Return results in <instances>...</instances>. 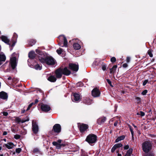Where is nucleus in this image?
<instances>
[{"mask_svg": "<svg viewBox=\"0 0 156 156\" xmlns=\"http://www.w3.org/2000/svg\"><path fill=\"white\" fill-rule=\"evenodd\" d=\"M129 148V146L128 145H126L124 147V150H127Z\"/></svg>", "mask_w": 156, "mask_h": 156, "instance_id": "864d4df0", "label": "nucleus"}, {"mask_svg": "<svg viewBox=\"0 0 156 156\" xmlns=\"http://www.w3.org/2000/svg\"><path fill=\"white\" fill-rule=\"evenodd\" d=\"M37 55L34 51H30L28 54V57L29 58L31 59H34L36 58Z\"/></svg>", "mask_w": 156, "mask_h": 156, "instance_id": "a211bd4d", "label": "nucleus"}, {"mask_svg": "<svg viewBox=\"0 0 156 156\" xmlns=\"http://www.w3.org/2000/svg\"><path fill=\"white\" fill-rule=\"evenodd\" d=\"M56 148L57 149H59L61 148V144H58V145L56 147Z\"/></svg>", "mask_w": 156, "mask_h": 156, "instance_id": "3c124183", "label": "nucleus"}, {"mask_svg": "<svg viewBox=\"0 0 156 156\" xmlns=\"http://www.w3.org/2000/svg\"><path fill=\"white\" fill-rule=\"evenodd\" d=\"M27 133V131L25 129H24L23 131H21L20 132V134L22 135H25Z\"/></svg>", "mask_w": 156, "mask_h": 156, "instance_id": "09e8293b", "label": "nucleus"}, {"mask_svg": "<svg viewBox=\"0 0 156 156\" xmlns=\"http://www.w3.org/2000/svg\"><path fill=\"white\" fill-rule=\"evenodd\" d=\"M22 151V149L20 148H18L16 149V152L17 153L19 154Z\"/></svg>", "mask_w": 156, "mask_h": 156, "instance_id": "ea45409f", "label": "nucleus"}, {"mask_svg": "<svg viewBox=\"0 0 156 156\" xmlns=\"http://www.w3.org/2000/svg\"><path fill=\"white\" fill-rule=\"evenodd\" d=\"M8 98V95L7 93L3 91L0 92V98L6 101Z\"/></svg>", "mask_w": 156, "mask_h": 156, "instance_id": "dca6fc26", "label": "nucleus"}, {"mask_svg": "<svg viewBox=\"0 0 156 156\" xmlns=\"http://www.w3.org/2000/svg\"><path fill=\"white\" fill-rule=\"evenodd\" d=\"M69 68L73 71L76 72L79 69V65L75 63H69Z\"/></svg>", "mask_w": 156, "mask_h": 156, "instance_id": "0eeeda50", "label": "nucleus"}, {"mask_svg": "<svg viewBox=\"0 0 156 156\" xmlns=\"http://www.w3.org/2000/svg\"><path fill=\"white\" fill-rule=\"evenodd\" d=\"M12 79V77L11 76H9L8 78V80H11Z\"/></svg>", "mask_w": 156, "mask_h": 156, "instance_id": "774afa93", "label": "nucleus"}, {"mask_svg": "<svg viewBox=\"0 0 156 156\" xmlns=\"http://www.w3.org/2000/svg\"><path fill=\"white\" fill-rule=\"evenodd\" d=\"M136 115H140L141 116L143 117L145 115V113L144 112L141 111L140 112H137Z\"/></svg>", "mask_w": 156, "mask_h": 156, "instance_id": "473e14b6", "label": "nucleus"}, {"mask_svg": "<svg viewBox=\"0 0 156 156\" xmlns=\"http://www.w3.org/2000/svg\"><path fill=\"white\" fill-rule=\"evenodd\" d=\"M58 143L55 141H54L52 142V144L54 146H55L56 147L58 145Z\"/></svg>", "mask_w": 156, "mask_h": 156, "instance_id": "6e6d98bb", "label": "nucleus"}, {"mask_svg": "<svg viewBox=\"0 0 156 156\" xmlns=\"http://www.w3.org/2000/svg\"><path fill=\"white\" fill-rule=\"evenodd\" d=\"M132 125L133 126V127L136 129H137V126H135L134 124H132Z\"/></svg>", "mask_w": 156, "mask_h": 156, "instance_id": "338daca9", "label": "nucleus"}, {"mask_svg": "<svg viewBox=\"0 0 156 156\" xmlns=\"http://www.w3.org/2000/svg\"><path fill=\"white\" fill-rule=\"evenodd\" d=\"M36 52L37 54L40 55L38 57V59L39 61L40 58H44L46 56V54L45 52L43 51L40 50L36 49Z\"/></svg>", "mask_w": 156, "mask_h": 156, "instance_id": "f8f14e48", "label": "nucleus"}, {"mask_svg": "<svg viewBox=\"0 0 156 156\" xmlns=\"http://www.w3.org/2000/svg\"><path fill=\"white\" fill-rule=\"evenodd\" d=\"M61 126L58 124H55L51 130H50L48 133L49 136L51 138L55 139L57 138L56 136L61 132Z\"/></svg>", "mask_w": 156, "mask_h": 156, "instance_id": "f03ea898", "label": "nucleus"}, {"mask_svg": "<svg viewBox=\"0 0 156 156\" xmlns=\"http://www.w3.org/2000/svg\"><path fill=\"white\" fill-rule=\"evenodd\" d=\"M133 150L132 148H130L126 152V154L129 155V156H131V154L133 153Z\"/></svg>", "mask_w": 156, "mask_h": 156, "instance_id": "c85d7f7f", "label": "nucleus"}, {"mask_svg": "<svg viewBox=\"0 0 156 156\" xmlns=\"http://www.w3.org/2000/svg\"><path fill=\"white\" fill-rule=\"evenodd\" d=\"M153 51V50L151 49H149V50L148 51L147 53L150 57H152L153 56V55L152 53V52Z\"/></svg>", "mask_w": 156, "mask_h": 156, "instance_id": "cd10ccee", "label": "nucleus"}, {"mask_svg": "<svg viewBox=\"0 0 156 156\" xmlns=\"http://www.w3.org/2000/svg\"><path fill=\"white\" fill-rule=\"evenodd\" d=\"M58 38L62 40H63V46L65 47H67L68 42L66 37L64 36H61Z\"/></svg>", "mask_w": 156, "mask_h": 156, "instance_id": "f3484780", "label": "nucleus"}, {"mask_svg": "<svg viewBox=\"0 0 156 156\" xmlns=\"http://www.w3.org/2000/svg\"><path fill=\"white\" fill-rule=\"evenodd\" d=\"M92 95L94 97H98L100 96L101 92L97 87L94 88L91 91Z\"/></svg>", "mask_w": 156, "mask_h": 156, "instance_id": "1a4fd4ad", "label": "nucleus"}, {"mask_svg": "<svg viewBox=\"0 0 156 156\" xmlns=\"http://www.w3.org/2000/svg\"><path fill=\"white\" fill-rule=\"evenodd\" d=\"M116 149V148L113 146L111 149V152L112 153H113Z\"/></svg>", "mask_w": 156, "mask_h": 156, "instance_id": "5fc2aeb1", "label": "nucleus"}, {"mask_svg": "<svg viewBox=\"0 0 156 156\" xmlns=\"http://www.w3.org/2000/svg\"><path fill=\"white\" fill-rule=\"evenodd\" d=\"M17 37L18 35L16 33H14L11 41V42H12V43L11 45L12 47H13L15 46V44L16 42Z\"/></svg>", "mask_w": 156, "mask_h": 156, "instance_id": "4468645a", "label": "nucleus"}, {"mask_svg": "<svg viewBox=\"0 0 156 156\" xmlns=\"http://www.w3.org/2000/svg\"><path fill=\"white\" fill-rule=\"evenodd\" d=\"M16 122L19 123L21 122V119L18 117H16L15 119Z\"/></svg>", "mask_w": 156, "mask_h": 156, "instance_id": "e433bc0d", "label": "nucleus"}, {"mask_svg": "<svg viewBox=\"0 0 156 156\" xmlns=\"http://www.w3.org/2000/svg\"><path fill=\"white\" fill-rule=\"evenodd\" d=\"M117 67V65H114L113 67L111 68H110V73H114L116 71V69Z\"/></svg>", "mask_w": 156, "mask_h": 156, "instance_id": "5701e85b", "label": "nucleus"}, {"mask_svg": "<svg viewBox=\"0 0 156 156\" xmlns=\"http://www.w3.org/2000/svg\"><path fill=\"white\" fill-rule=\"evenodd\" d=\"M41 108L43 112H47L51 109L50 106L48 105L42 103L41 105Z\"/></svg>", "mask_w": 156, "mask_h": 156, "instance_id": "6e6552de", "label": "nucleus"}, {"mask_svg": "<svg viewBox=\"0 0 156 156\" xmlns=\"http://www.w3.org/2000/svg\"><path fill=\"white\" fill-rule=\"evenodd\" d=\"M26 117L27 118V119H23L22 120H21V122L22 123H23L25 122H26L27 121H29V117L27 116H26Z\"/></svg>", "mask_w": 156, "mask_h": 156, "instance_id": "c9c22d12", "label": "nucleus"}, {"mask_svg": "<svg viewBox=\"0 0 156 156\" xmlns=\"http://www.w3.org/2000/svg\"><path fill=\"white\" fill-rule=\"evenodd\" d=\"M72 99L73 102H78L80 99V95L79 94L74 93L73 94Z\"/></svg>", "mask_w": 156, "mask_h": 156, "instance_id": "ddd939ff", "label": "nucleus"}, {"mask_svg": "<svg viewBox=\"0 0 156 156\" xmlns=\"http://www.w3.org/2000/svg\"><path fill=\"white\" fill-rule=\"evenodd\" d=\"M33 152L34 153L39 152V150L37 148H35L34 149Z\"/></svg>", "mask_w": 156, "mask_h": 156, "instance_id": "a18cd8bd", "label": "nucleus"}, {"mask_svg": "<svg viewBox=\"0 0 156 156\" xmlns=\"http://www.w3.org/2000/svg\"><path fill=\"white\" fill-rule=\"evenodd\" d=\"M97 136L93 134H90L88 135L85 139V141L90 144L95 143L97 140Z\"/></svg>", "mask_w": 156, "mask_h": 156, "instance_id": "39448f33", "label": "nucleus"}, {"mask_svg": "<svg viewBox=\"0 0 156 156\" xmlns=\"http://www.w3.org/2000/svg\"><path fill=\"white\" fill-rule=\"evenodd\" d=\"M34 68L36 69L40 70L42 69V66L38 64H37L34 66Z\"/></svg>", "mask_w": 156, "mask_h": 156, "instance_id": "7c9ffc66", "label": "nucleus"}, {"mask_svg": "<svg viewBox=\"0 0 156 156\" xmlns=\"http://www.w3.org/2000/svg\"><path fill=\"white\" fill-rule=\"evenodd\" d=\"M125 136L124 135L119 136L115 140V143H117L121 140H123L125 139Z\"/></svg>", "mask_w": 156, "mask_h": 156, "instance_id": "a878e982", "label": "nucleus"}, {"mask_svg": "<svg viewBox=\"0 0 156 156\" xmlns=\"http://www.w3.org/2000/svg\"><path fill=\"white\" fill-rule=\"evenodd\" d=\"M110 61L111 62H112V63H113L116 62V58L115 57H113L111 58Z\"/></svg>", "mask_w": 156, "mask_h": 156, "instance_id": "79ce46f5", "label": "nucleus"}, {"mask_svg": "<svg viewBox=\"0 0 156 156\" xmlns=\"http://www.w3.org/2000/svg\"><path fill=\"white\" fill-rule=\"evenodd\" d=\"M131 132V133L132 136V139L133 140H134V132L133 131V129L132 127L130 128H129Z\"/></svg>", "mask_w": 156, "mask_h": 156, "instance_id": "f704fd0d", "label": "nucleus"}, {"mask_svg": "<svg viewBox=\"0 0 156 156\" xmlns=\"http://www.w3.org/2000/svg\"><path fill=\"white\" fill-rule=\"evenodd\" d=\"M147 90H144L141 93V94L143 95H146L147 93Z\"/></svg>", "mask_w": 156, "mask_h": 156, "instance_id": "37998d69", "label": "nucleus"}, {"mask_svg": "<svg viewBox=\"0 0 156 156\" xmlns=\"http://www.w3.org/2000/svg\"><path fill=\"white\" fill-rule=\"evenodd\" d=\"M73 47L74 49L76 50H78L80 49L81 46L77 43H74L73 44Z\"/></svg>", "mask_w": 156, "mask_h": 156, "instance_id": "b1692460", "label": "nucleus"}, {"mask_svg": "<svg viewBox=\"0 0 156 156\" xmlns=\"http://www.w3.org/2000/svg\"><path fill=\"white\" fill-rule=\"evenodd\" d=\"M21 136L18 134H16L14 135V138L16 140H18L20 138Z\"/></svg>", "mask_w": 156, "mask_h": 156, "instance_id": "58836bf2", "label": "nucleus"}, {"mask_svg": "<svg viewBox=\"0 0 156 156\" xmlns=\"http://www.w3.org/2000/svg\"><path fill=\"white\" fill-rule=\"evenodd\" d=\"M7 132H6V131H4L3 132V134H2V135L3 136H5L7 134Z\"/></svg>", "mask_w": 156, "mask_h": 156, "instance_id": "0e129e2a", "label": "nucleus"}, {"mask_svg": "<svg viewBox=\"0 0 156 156\" xmlns=\"http://www.w3.org/2000/svg\"><path fill=\"white\" fill-rule=\"evenodd\" d=\"M145 156H154V154L153 153L150 152L147 154Z\"/></svg>", "mask_w": 156, "mask_h": 156, "instance_id": "de8ad7c7", "label": "nucleus"}, {"mask_svg": "<svg viewBox=\"0 0 156 156\" xmlns=\"http://www.w3.org/2000/svg\"><path fill=\"white\" fill-rule=\"evenodd\" d=\"M36 42V41L35 39H30L29 41L28 44L30 46H32L33 45H34Z\"/></svg>", "mask_w": 156, "mask_h": 156, "instance_id": "393cba45", "label": "nucleus"}, {"mask_svg": "<svg viewBox=\"0 0 156 156\" xmlns=\"http://www.w3.org/2000/svg\"><path fill=\"white\" fill-rule=\"evenodd\" d=\"M57 78L54 76L51 75L47 79L49 81L51 82H55L56 81Z\"/></svg>", "mask_w": 156, "mask_h": 156, "instance_id": "4be33fe9", "label": "nucleus"}, {"mask_svg": "<svg viewBox=\"0 0 156 156\" xmlns=\"http://www.w3.org/2000/svg\"><path fill=\"white\" fill-rule=\"evenodd\" d=\"M40 61L43 64L46 63L49 65H53L55 64L54 59L51 56H47L44 58H40Z\"/></svg>", "mask_w": 156, "mask_h": 156, "instance_id": "7ed1b4c3", "label": "nucleus"}, {"mask_svg": "<svg viewBox=\"0 0 156 156\" xmlns=\"http://www.w3.org/2000/svg\"><path fill=\"white\" fill-rule=\"evenodd\" d=\"M150 141H146L142 144V149L145 153H148L151 149L152 144Z\"/></svg>", "mask_w": 156, "mask_h": 156, "instance_id": "20e7f679", "label": "nucleus"}, {"mask_svg": "<svg viewBox=\"0 0 156 156\" xmlns=\"http://www.w3.org/2000/svg\"><path fill=\"white\" fill-rule=\"evenodd\" d=\"M58 44L61 47H63L64 46H63V45H62V40L61 41H60L59 42H58Z\"/></svg>", "mask_w": 156, "mask_h": 156, "instance_id": "603ef678", "label": "nucleus"}, {"mask_svg": "<svg viewBox=\"0 0 156 156\" xmlns=\"http://www.w3.org/2000/svg\"><path fill=\"white\" fill-rule=\"evenodd\" d=\"M128 65L126 63H125L123 64L122 65V67L124 68H126L128 66Z\"/></svg>", "mask_w": 156, "mask_h": 156, "instance_id": "13d9d810", "label": "nucleus"}, {"mask_svg": "<svg viewBox=\"0 0 156 156\" xmlns=\"http://www.w3.org/2000/svg\"><path fill=\"white\" fill-rule=\"evenodd\" d=\"M77 125L80 132L83 134L87 131L89 127L87 124L83 123H78Z\"/></svg>", "mask_w": 156, "mask_h": 156, "instance_id": "423d86ee", "label": "nucleus"}, {"mask_svg": "<svg viewBox=\"0 0 156 156\" xmlns=\"http://www.w3.org/2000/svg\"><path fill=\"white\" fill-rule=\"evenodd\" d=\"M6 59V56L5 55L0 54V66L2 64L3 62H5Z\"/></svg>", "mask_w": 156, "mask_h": 156, "instance_id": "412c9836", "label": "nucleus"}, {"mask_svg": "<svg viewBox=\"0 0 156 156\" xmlns=\"http://www.w3.org/2000/svg\"><path fill=\"white\" fill-rule=\"evenodd\" d=\"M55 73L56 77L57 79H60L62 77L63 74L66 76L70 75L71 73V72L67 67L64 68L60 67L55 70Z\"/></svg>", "mask_w": 156, "mask_h": 156, "instance_id": "f257e3e1", "label": "nucleus"}, {"mask_svg": "<svg viewBox=\"0 0 156 156\" xmlns=\"http://www.w3.org/2000/svg\"><path fill=\"white\" fill-rule=\"evenodd\" d=\"M11 131L13 133H16L17 132V131L13 128L11 129Z\"/></svg>", "mask_w": 156, "mask_h": 156, "instance_id": "052dcab7", "label": "nucleus"}, {"mask_svg": "<svg viewBox=\"0 0 156 156\" xmlns=\"http://www.w3.org/2000/svg\"><path fill=\"white\" fill-rule=\"evenodd\" d=\"M122 144L121 143H118L115 144L114 146L117 149V148L122 147Z\"/></svg>", "mask_w": 156, "mask_h": 156, "instance_id": "2f4dec72", "label": "nucleus"}, {"mask_svg": "<svg viewBox=\"0 0 156 156\" xmlns=\"http://www.w3.org/2000/svg\"><path fill=\"white\" fill-rule=\"evenodd\" d=\"M84 102L86 104L89 105L91 104L90 101L88 99H87L84 101Z\"/></svg>", "mask_w": 156, "mask_h": 156, "instance_id": "72a5a7b5", "label": "nucleus"}, {"mask_svg": "<svg viewBox=\"0 0 156 156\" xmlns=\"http://www.w3.org/2000/svg\"><path fill=\"white\" fill-rule=\"evenodd\" d=\"M38 101H38V99H36L35 100V102H34V104H37L38 103Z\"/></svg>", "mask_w": 156, "mask_h": 156, "instance_id": "e2e57ef3", "label": "nucleus"}, {"mask_svg": "<svg viewBox=\"0 0 156 156\" xmlns=\"http://www.w3.org/2000/svg\"><path fill=\"white\" fill-rule=\"evenodd\" d=\"M62 51V49L61 48H59V49H57L56 50V52L57 53L60 55L61 54Z\"/></svg>", "mask_w": 156, "mask_h": 156, "instance_id": "4c0bfd02", "label": "nucleus"}, {"mask_svg": "<svg viewBox=\"0 0 156 156\" xmlns=\"http://www.w3.org/2000/svg\"><path fill=\"white\" fill-rule=\"evenodd\" d=\"M106 118L105 117H103L99 118L97 120V123L99 125H101L104 123L105 121Z\"/></svg>", "mask_w": 156, "mask_h": 156, "instance_id": "6ab92c4d", "label": "nucleus"}, {"mask_svg": "<svg viewBox=\"0 0 156 156\" xmlns=\"http://www.w3.org/2000/svg\"><path fill=\"white\" fill-rule=\"evenodd\" d=\"M67 146V144L65 143H62V144H61V147H64Z\"/></svg>", "mask_w": 156, "mask_h": 156, "instance_id": "8fccbe9b", "label": "nucleus"}, {"mask_svg": "<svg viewBox=\"0 0 156 156\" xmlns=\"http://www.w3.org/2000/svg\"><path fill=\"white\" fill-rule=\"evenodd\" d=\"M135 99L137 104L140 105L141 104V99L140 98L138 97H136Z\"/></svg>", "mask_w": 156, "mask_h": 156, "instance_id": "bb28decb", "label": "nucleus"}, {"mask_svg": "<svg viewBox=\"0 0 156 156\" xmlns=\"http://www.w3.org/2000/svg\"><path fill=\"white\" fill-rule=\"evenodd\" d=\"M148 82V80H145L144 81V82L143 83V86H145L146 84Z\"/></svg>", "mask_w": 156, "mask_h": 156, "instance_id": "49530a36", "label": "nucleus"}, {"mask_svg": "<svg viewBox=\"0 0 156 156\" xmlns=\"http://www.w3.org/2000/svg\"><path fill=\"white\" fill-rule=\"evenodd\" d=\"M0 38L2 41L9 45V46H11L10 43V40L7 37L4 35H2L1 37Z\"/></svg>", "mask_w": 156, "mask_h": 156, "instance_id": "2eb2a0df", "label": "nucleus"}, {"mask_svg": "<svg viewBox=\"0 0 156 156\" xmlns=\"http://www.w3.org/2000/svg\"><path fill=\"white\" fill-rule=\"evenodd\" d=\"M2 114H3V115H4L5 116H7L8 115V113L7 112H2Z\"/></svg>", "mask_w": 156, "mask_h": 156, "instance_id": "4d7b16f0", "label": "nucleus"}, {"mask_svg": "<svg viewBox=\"0 0 156 156\" xmlns=\"http://www.w3.org/2000/svg\"><path fill=\"white\" fill-rule=\"evenodd\" d=\"M16 58V57H13L10 59V64L12 69H14L17 66Z\"/></svg>", "mask_w": 156, "mask_h": 156, "instance_id": "9d476101", "label": "nucleus"}, {"mask_svg": "<svg viewBox=\"0 0 156 156\" xmlns=\"http://www.w3.org/2000/svg\"><path fill=\"white\" fill-rule=\"evenodd\" d=\"M14 144L12 142H9L7 144H5L3 145V147H4L5 146L8 149H11L13 147V146Z\"/></svg>", "mask_w": 156, "mask_h": 156, "instance_id": "aec40b11", "label": "nucleus"}, {"mask_svg": "<svg viewBox=\"0 0 156 156\" xmlns=\"http://www.w3.org/2000/svg\"><path fill=\"white\" fill-rule=\"evenodd\" d=\"M107 65L105 63H102L101 65V68L103 71H105L107 68Z\"/></svg>", "mask_w": 156, "mask_h": 156, "instance_id": "c756f323", "label": "nucleus"}, {"mask_svg": "<svg viewBox=\"0 0 156 156\" xmlns=\"http://www.w3.org/2000/svg\"><path fill=\"white\" fill-rule=\"evenodd\" d=\"M118 123V121H116L114 123V125L115 126H116Z\"/></svg>", "mask_w": 156, "mask_h": 156, "instance_id": "680f3d73", "label": "nucleus"}, {"mask_svg": "<svg viewBox=\"0 0 156 156\" xmlns=\"http://www.w3.org/2000/svg\"><path fill=\"white\" fill-rule=\"evenodd\" d=\"M106 80L108 84L112 87H113V86L112 85V82L111 80L108 79H106Z\"/></svg>", "mask_w": 156, "mask_h": 156, "instance_id": "c03bdc74", "label": "nucleus"}, {"mask_svg": "<svg viewBox=\"0 0 156 156\" xmlns=\"http://www.w3.org/2000/svg\"><path fill=\"white\" fill-rule=\"evenodd\" d=\"M34 121L32 122V130L33 133L36 134L39 130V128L38 125L36 122H34Z\"/></svg>", "mask_w": 156, "mask_h": 156, "instance_id": "9b49d317", "label": "nucleus"}, {"mask_svg": "<svg viewBox=\"0 0 156 156\" xmlns=\"http://www.w3.org/2000/svg\"><path fill=\"white\" fill-rule=\"evenodd\" d=\"M83 85V83L82 82H78L76 83V86L77 87H82Z\"/></svg>", "mask_w": 156, "mask_h": 156, "instance_id": "a19ab883", "label": "nucleus"}, {"mask_svg": "<svg viewBox=\"0 0 156 156\" xmlns=\"http://www.w3.org/2000/svg\"><path fill=\"white\" fill-rule=\"evenodd\" d=\"M130 58L129 57H127L126 58V62H130Z\"/></svg>", "mask_w": 156, "mask_h": 156, "instance_id": "bf43d9fd", "label": "nucleus"}, {"mask_svg": "<svg viewBox=\"0 0 156 156\" xmlns=\"http://www.w3.org/2000/svg\"><path fill=\"white\" fill-rule=\"evenodd\" d=\"M61 142H62V140L60 139L58 140L57 141V142L59 144H60V143H61Z\"/></svg>", "mask_w": 156, "mask_h": 156, "instance_id": "69168bd1", "label": "nucleus"}]
</instances>
